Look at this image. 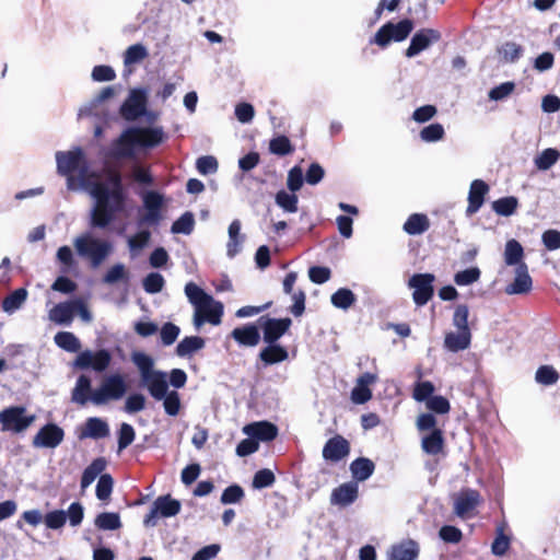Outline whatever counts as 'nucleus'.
<instances>
[{"mask_svg":"<svg viewBox=\"0 0 560 560\" xmlns=\"http://www.w3.org/2000/svg\"><path fill=\"white\" fill-rule=\"evenodd\" d=\"M56 162L58 173L68 176L69 189H74V178L71 174L75 172L80 175L81 184L89 188V194L94 200L89 213V226L92 230H107L127 207L129 194L121 174L112 172L102 180L85 182L90 165L80 147L67 152L58 151Z\"/></svg>","mask_w":560,"mask_h":560,"instance_id":"obj_1","label":"nucleus"},{"mask_svg":"<svg viewBox=\"0 0 560 560\" xmlns=\"http://www.w3.org/2000/svg\"><path fill=\"white\" fill-rule=\"evenodd\" d=\"M77 254L86 259L92 268H97L112 254L113 243L108 240L93 236L86 232L73 242Z\"/></svg>","mask_w":560,"mask_h":560,"instance_id":"obj_2","label":"nucleus"},{"mask_svg":"<svg viewBox=\"0 0 560 560\" xmlns=\"http://www.w3.org/2000/svg\"><path fill=\"white\" fill-rule=\"evenodd\" d=\"M119 113L127 121H136L141 117H147L150 121L153 120L155 114L148 109V90L145 88L131 89L120 105Z\"/></svg>","mask_w":560,"mask_h":560,"instance_id":"obj_3","label":"nucleus"},{"mask_svg":"<svg viewBox=\"0 0 560 560\" xmlns=\"http://www.w3.org/2000/svg\"><path fill=\"white\" fill-rule=\"evenodd\" d=\"M131 361L137 366L140 374V386L145 387L148 392L167 380V373L154 369V359L142 351H133Z\"/></svg>","mask_w":560,"mask_h":560,"instance_id":"obj_4","label":"nucleus"},{"mask_svg":"<svg viewBox=\"0 0 560 560\" xmlns=\"http://www.w3.org/2000/svg\"><path fill=\"white\" fill-rule=\"evenodd\" d=\"M413 27L415 23L411 19H402L397 23L389 21L378 28L370 39V44H376L381 48H386L392 42L400 43L408 38Z\"/></svg>","mask_w":560,"mask_h":560,"instance_id":"obj_5","label":"nucleus"},{"mask_svg":"<svg viewBox=\"0 0 560 560\" xmlns=\"http://www.w3.org/2000/svg\"><path fill=\"white\" fill-rule=\"evenodd\" d=\"M141 127L131 126L125 129L121 135L113 141L109 155L116 160L132 159L140 147Z\"/></svg>","mask_w":560,"mask_h":560,"instance_id":"obj_6","label":"nucleus"},{"mask_svg":"<svg viewBox=\"0 0 560 560\" xmlns=\"http://www.w3.org/2000/svg\"><path fill=\"white\" fill-rule=\"evenodd\" d=\"M127 392L125 378L119 373L107 375L103 378L98 388L93 392V404L105 405L109 400H119Z\"/></svg>","mask_w":560,"mask_h":560,"instance_id":"obj_7","label":"nucleus"},{"mask_svg":"<svg viewBox=\"0 0 560 560\" xmlns=\"http://www.w3.org/2000/svg\"><path fill=\"white\" fill-rule=\"evenodd\" d=\"M144 213L139 218L138 225L156 226L163 219L162 209L165 203L164 195L158 190H147L141 194Z\"/></svg>","mask_w":560,"mask_h":560,"instance_id":"obj_8","label":"nucleus"},{"mask_svg":"<svg viewBox=\"0 0 560 560\" xmlns=\"http://www.w3.org/2000/svg\"><path fill=\"white\" fill-rule=\"evenodd\" d=\"M180 509L179 500L174 499L171 494L160 495L153 501L150 512L144 516L143 525L148 528L154 527L159 517H173L180 512Z\"/></svg>","mask_w":560,"mask_h":560,"instance_id":"obj_9","label":"nucleus"},{"mask_svg":"<svg viewBox=\"0 0 560 560\" xmlns=\"http://www.w3.org/2000/svg\"><path fill=\"white\" fill-rule=\"evenodd\" d=\"M110 362L112 353L109 350L100 349L92 351L86 349L79 352L71 365L77 370H93L97 373H102L108 369Z\"/></svg>","mask_w":560,"mask_h":560,"instance_id":"obj_10","label":"nucleus"},{"mask_svg":"<svg viewBox=\"0 0 560 560\" xmlns=\"http://www.w3.org/2000/svg\"><path fill=\"white\" fill-rule=\"evenodd\" d=\"M35 420V416L26 415L25 407L11 406L0 411V424L3 432L21 433Z\"/></svg>","mask_w":560,"mask_h":560,"instance_id":"obj_11","label":"nucleus"},{"mask_svg":"<svg viewBox=\"0 0 560 560\" xmlns=\"http://www.w3.org/2000/svg\"><path fill=\"white\" fill-rule=\"evenodd\" d=\"M435 276L430 272L415 273L408 280V287L413 289L412 300L418 306H424L434 295Z\"/></svg>","mask_w":560,"mask_h":560,"instance_id":"obj_12","label":"nucleus"},{"mask_svg":"<svg viewBox=\"0 0 560 560\" xmlns=\"http://www.w3.org/2000/svg\"><path fill=\"white\" fill-rule=\"evenodd\" d=\"M257 323L262 331L265 343H279V339L289 331L292 325L290 317L275 318L269 315L260 316Z\"/></svg>","mask_w":560,"mask_h":560,"instance_id":"obj_13","label":"nucleus"},{"mask_svg":"<svg viewBox=\"0 0 560 560\" xmlns=\"http://www.w3.org/2000/svg\"><path fill=\"white\" fill-rule=\"evenodd\" d=\"M148 393L153 399L163 401V408L167 416L176 417L179 413L182 406L179 394L176 390L168 389L167 380Z\"/></svg>","mask_w":560,"mask_h":560,"instance_id":"obj_14","label":"nucleus"},{"mask_svg":"<svg viewBox=\"0 0 560 560\" xmlns=\"http://www.w3.org/2000/svg\"><path fill=\"white\" fill-rule=\"evenodd\" d=\"M441 37V32L434 28H421L417 31L410 39V44L405 51V56L407 58L418 56L431 45L438 43Z\"/></svg>","mask_w":560,"mask_h":560,"instance_id":"obj_15","label":"nucleus"},{"mask_svg":"<svg viewBox=\"0 0 560 560\" xmlns=\"http://www.w3.org/2000/svg\"><path fill=\"white\" fill-rule=\"evenodd\" d=\"M65 439V431L57 423L44 424L33 438V446L40 448H56Z\"/></svg>","mask_w":560,"mask_h":560,"instance_id":"obj_16","label":"nucleus"},{"mask_svg":"<svg viewBox=\"0 0 560 560\" xmlns=\"http://www.w3.org/2000/svg\"><path fill=\"white\" fill-rule=\"evenodd\" d=\"M224 313V306L220 301L212 299V302L201 306L200 311L194 313V326L199 329L205 323L213 326L220 325Z\"/></svg>","mask_w":560,"mask_h":560,"instance_id":"obj_17","label":"nucleus"},{"mask_svg":"<svg viewBox=\"0 0 560 560\" xmlns=\"http://www.w3.org/2000/svg\"><path fill=\"white\" fill-rule=\"evenodd\" d=\"M230 337L240 346V347H256L261 339L259 325L258 323H246L242 326L235 327Z\"/></svg>","mask_w":560,"mask_h":560,"instance_id":"obj_18","label":"nucleus"},{"mask_svg":"<svg viewBox=\"0 0 560 560\" xmlns=\"http://www.w3.org/2000/svg\"><path fill=\"white\" fill-rule=\"evenodd\" d=\"M350 453V443L343 436L337 434L327 440L323 447V457L329 462H340Z\"/></svg>","mask_w":560,"mask_h":560,"instance_id":"obj_19","label":"nucleus"},{"mask_svg":"<svg viewBox=\"0 0 560 560\" xmlns=\"http://www.w3.org/2000/svg\"><path fill=\"white\" fill-rule=\"evenodd\" d=\"M489 191V185L482 179H474L468 192V206L466 215L471 217L477 213L485 202L486 195Z\"/></svg>","mask_w":560,"mask_h":560,"instance_id":"obj_20","label":"nucleus"},{"mask_svg":"<svg viewBox=\"0 0 560 560\" xmlns=\"http://www.w3.org/2000/svg\"><path fill=\"white\" fill-rule=\"evenodd\" d=\"M243 432L248 436L255 438L259 443L273 441L278 435V427L269 421H257L246 424Z\"/></svg>","mask_w":560,"mask_h":560,"instance_id":"obj_21","label":"nucleus"},{"mask_svg":"<svg viewBox=\"0 0 560 560\" xmlns=\"http://www.w3.org/2000/svg\"><path fill=\"white\" fill-rule=\"evenodd\" d=\"M533 288V280L528 272L527 264H521L515 268L514 280L505 287V293L509 295L525 294Z\"/></svg>","mask_w":560,"mask_h":560,"instance_id":"obj_22","label":"nucleus"},{"mask_svg":"<svg viewBox=\"0 0 560 560\" xmlns=\"http://www.w3.org/2000/svg\"><path fill=\"white\" fill-rule=\"evenodd\" d=\"M420 553L419 544L413 539H404L390 547L387 560H417Z\"/></svg>","mask_w":560,"mask_h":560,"instance_id":"obj_23","label":"nucleus"},{"mask_svg":"<svg viewBox=\"0 0 560 560\" xmlns=\"http://www.w3.org/2000/svg\"><path fill=\"white\" fill-rule=\"evenodd\" d=\"M480 503V493L471 488L463 489L454 503V511L457 516H465Z\"/></svg>","mask_w":560,"mask_h":560,"instance_id":"obj_24","label":"nucleus"},{"mask_svg":"<svg viewBox=\"0 0 560 560\" xmlns=\"http://www.w3.org/2000/svg\"><path fill=\"white\" fill-rule=\"evenodd\" d=\"M359 495L357 482L349 481L335 488L330 495V503L342 508L352 504Z\"/></svg>","mask_w":560,"mask_h":560,"instance_id":"obj_25","label":"nucleus"},{"mask_svg":"<svg viewBox=\"0 0 560 560\" xmlns=\"http://www.w3.org/2000/svg\"><path fill=\"white\" fill-rule=\"evenodd\" d=\"M79 300L67 301L56 304L49 311V319L58 325H70L78 310Z\"/></svg>","mask_w":560,"mask_h":560,"instance_id":"obj_26","label":"nucleus"},{"mask_svg":"<svg viewBox=\"0 0 560 560\" xmlns=\"http://www.w3.org/2000/svg\"><path fill=\"white\" fill-rule=\"evenodd\" d=\"M93 392L91 377L81 374L71 392V400L80 406H85L89 401L93 402Z\"/></svg>","mask_w":560,"mask_h":560,"instance_id":"obj_27","label":"nucleus"},{"mask_svg":"<svg viewBox=\"0 0 560 560\" xmlns=\"http://www.w3.org/2000/svg\"><path fill=\"white\" fill-rule=\"evenodd\" d=\"M258 354V359L261 361L262 366L278 364L285 361L289 358V352L285 347L280 343H266Z\"/></svg>","mask_w":560,"mask_h":560,"instance_id":"obj_28","label":"nucleus"},{"mask_svg":"<svg viewBox=\"0 0 560 560\" xmlns=\"http://www.w3.org/2000/svg\"><path fill=\"white\" fill-rule=\"evenodd\" d=\"M109 435V425L108 423L98 417L88 418L85 421L84 428L80 433V439H93L100 440Z\"/></svg>","mask_w":560,"mask_h":560,"instance_id":"obj_29","label":"nucleus"},{"mask_svg":"<svg viewBox=\"0 0 560 560\" xmlns=\"http://www.w3.org/2000/svg\"><path fill=\"white\" fill-rule=\"evenodd\" d=\"M115 89L113 86H105L96 94L86 105L79 109V117L100 116L102 110L100 109L101 104L113 97Z\"/></svg>","mask_w":560,"mask_h":560,"instance_id":"obj_30","label":"nucleus"},{"mask_svg":"<svg viewBox=\"0 0 560 560\" xmlns=\"http://www.w3.org/2000/svg\"><path fill=\"white\" fill-rule=\"evenodd\" d=\"M241 228L242 224L238 219L233 220L229 225V241L226 244V255L229 258H234L242 249L245 235L241 233Z\"/></svg>","mask_w":560,"mask_h":560,"instance_id":"obj_31","label":"nucleus"},{"mask_svg":"<svg viewBox=\"0 0 560 560\" xmlns=\"http://www.w3.org/2000/svg\"><path fill=\"white\" fill-rule=\"evenodd\" d=\"M185 294L195 311H200L201 306L212 302L213 296L208 294L201 287L195 282H188L185 285Z\"/></svg>","mask_w":560,"mask_h":560,"instance_id":"obj_32","label":"nucleus"},{"mask_svg":"<svg viewBox=\"0 0 560 560\" xmlns=\"http://www.w3.org/2000/svg\"><path fill=\"white\" fill-rule=\"evenodd\" d=\"M375 470L373 460L366 457H358L350 464V471L357 481L368 480Z\"/></svg>","mask_w":560,"mask_h":560,"instance_id":"obj_33","label":"nucleus"},{"mask_svg":"<svg viewBox=\"0 0 560 560\" xmlns=\"http://www.w3.org/2000/svg\"><path fill=\"white\" fill-rule=\"evenodd\" d=\"M471 342L470 331L448 332L444 338V347L452 352L463 351L469 348Z\"/></svg>","mask_w":560,"mask_h":560,"instance_id":"obj_34","label":"nucleus"},{"mask_svg":"<svg viewBox=\"0 0 560 560\" xmlns=\"http://www.w3.org/2000/svg\"><path fill=\"white\" fill-rule=\"evenodd\" d=\"M205 345L206 341L202 337L186 336L177 343L175 352L180 358L190 357L201 350Z\"/></svg>","mask_w":560,"mask_h":560,"instance_id":"obj_35","label":"nucleus"},{"mask_svg":"<svg viewBox=\"0 0 560 560\" xmlns=\"http://www.w3.org/2000/svg\"><path fill=\"white\" fill-rule=\"evenodd\" d=\"M106 465L107 462L104 457L93 459L82 472L80 481L81 488L86 489L97 478V476L103 475L102 472L105 470Z\"/></svg>","mask_w":560,"mask_h":560,"instance_id":"obj_36","label":"nucleus"},{"mask_svg":"<svg viewBox=\"0 0 560 560\" xmlns=\"http://www.w3.org/2000/svg\"><path fill=\"white\" fill-rule=\"evenodd\" d=\"M421 446L423 452L429 455H438L443 451L444 436L442 430H434L422 438Z\"/></svg>","mask_w":560,"mask_h":560,"instance_id":"obj_37","label":"nucleus"},{"mask_svg":"<svg viewBox=\"0 0 560 560\" xmlns=\"http://www.w3.org/2000/svg\"><path fill=\"white\" fill-rule=\"evenodd\" d=\"M164 140L163 129L160 127H141L140 147L141 149H153L160 145Z\"/></svg>","mask_w":560,"mask_h":560,"instance_id":"obj_38","label":"nucleus"},{"mask_svg":"<svg viewBox=\"0 0 560 560\" xmlns=\"http://www.w3.org/2000/svg\"><path fill=\"white\" fill-rule=\"evenodd\" d=\"M430 228L429 219L423 213H412L404 223V231L409 235H419Z\"/></svg>","mask_w":560,"mask_h":560,"instance_id":"obj_39","label":"nucleus"},{"mask_svg":"<svg viewBox=\"0 0 560 560\" xmlns=\"http://www.w3.org/2000/svg\"><path fill=\"white\" fill-rule=\"evenodd\" d=\"M28 295L25 288H19L9 293L2 301V310L8 314H13L24 304Z\"/></svg>","mask_w":560,"mask_h":560,"instance_id":"obj_40","label":"nucleus"},{"mask_svg":"<svg viewBox=\"0 0 560 560\" xmlns=\"http://www.w3.org/2000/svg\"><path fill=\"white\" fill-rule=\"evenodd\" d=\"M524 248L521 243L514 238L509 240L504 248V262L508 266L518 267L523 261Z\"/></svg>","mask_w":560,"mask_h":560,"instance_id":"obj_41","label":"nucleus"},{"mask_svg":"<svg viewBox=\"0 0 560 560\" xmlns=\"http://www.w3.org/2000/svg\"><path fill=\"white\" fill-rule=\"evenodd\" d=\"M54 341L57 347L67 352L75 353L81 349L79 338L71 331H58L54 337Z\"/></svg>","mask_w":560,"mask_h":560,"instance_id":"obj_42","label":"nucleus"},{"mask_svg":"<svg viewBox=\"0 0 560 560\" xmlns=\"http://www.w3.org/2000/svg\"><path fill=\"white\" fill-rule=\"evenodd\" d=\"M330 302L336 308L346 311L357 302V296L350 289L339 288L331 294Z\"/></svg>","mask_w":560,"mask_h":560,"instance_id":"obj_43","label":"nucleus"},{"mask_svg":"<svg viewBox=\"0 0 560 560\" xmlns=\"http://www.w3.org/2000/svg\"><path fill=\"white\" fill-rule=\"evenodd\" d=\"M524 52V48L515 42H505L498 48V54L502 61L506 63L516 62Z\"/></svg>","mask_w":560,"mask_h":560,"instance_id":"obj_44","label":"nucleus"},{"mask_svg":"<svg viewBox=\"0 0 560 560\" xmlns=\"http://www.w3.org/2000/svg\"><path fill=\"white\" fill-rule=\"evenodd\" d=\"M94 524L101 530H116L122 526L120 516L116 512L100 513L95 517Z\"/></svg>","mask_w":560,"mask_h":560,"instance_id":"obj_45","label":"nucleus"},{"mask_svg":"<svg viewBox=\"0 0 560 560\" xmlns=\"http://www.w3.org/2000/svg\"><path fill=\"white\" fill-rule=\"evenodd\" d=\"M294 150V145L284 135H278L269 141V152L275 155L285 156L293 153Z\"/></svg>","mask_w":560,"mask_h":560,"instance_id":"obj_46","label":"nucleus"},{"mask_svg":"<svg viewBox=\"0 0 560 560\" xmlns=\"http://www.w3.org/2000/svg\"><path fill=\"white\" fill-rule=\"evenodd\" d=\"M275 202L285 212L295 213L298 211L299 198L295 192L281 189L276 194Z\"/></svg>","mask_w":560,"mask_h":560,"instance_id":"obj_47","label":"nucleus"},{"mask_svg":"<svg viewBox=\"0 0 560 560\" xmlns=\"http://www.w3.org/2000/svg\"><path fill=\"white\" fill-rule=\"evenodd\" d=\"M518 207V199L514 196L499 198L492 202L493 211L502 217L512 215Z\"/></svg>","mask_w":560,"mask_h":560,"instance_id":"obj_48","label":"nucleus"},{"mask_svg":"<svg viewBox=\"0 0 560 560\" xmlns=\"http://www.w3.org/2000/svg\"><path fill=\"white\" fill-rule=\"evenodd\" d=\"M195 217L190 211L184 212L178 219H176L171 228L173 234L189 235L194 231Z\"/></svg>","mask_w":560,"mask_h":560,"instance_id":"obj_49","label":"nucleus"},{"mask_svg":"<svg viewBox=\"0 0 560 560\" xmlns=\"http://www.w3.org/2000/svg\"><path fill=\"white\" fill-rule=\"evenodd\" d=\"M560 159V153L557 149L553 148H547L542 150L536 158H535V165L539 171H547L551 166H553L558 160Z\"/></svg>","mask_w":560,"mask_h":560,"instance_id":"obj_50","label":"nucleus"},{"mask_svg":"<svg viewBox=\"0 0 560 560\" xmlns=\"http://www.w3.org/2000/svg\"><path fill=\"white\" fill-rule=\"evenodd\" d=\"M481 271L477 266L457 271L454 275V282L459 287L470 285L480 279Z\"/></svg>","mask_w":560,"mask_h":560,"instance_id":"obj_51","label":"nucleus"},{"mask_svg":"<svg viewBox=\"0 0 560 560\" xmlns=\"http://www.w3.org/2000/svg\"><path fill=\"white\" fill-rule=\"evenodd\" d=\"M142 285L147 293L156 294L163 290L165 279L160 272H150L143 278Z\"/></svg>","mask_w":560,"mask_h":560,"instance_id":"obj_52","label":"nucleus"},{"mask_svg":"<svg viewBox=\"0 0 560 560\" xmlns=\"http://www.w3.org/2000/svg\"><path fill=\"white\" fill-rule=\"evenodd\" d=\"M147 398L142 393L135 392L128 395L125 400L124 411L133 415L145 408Z\"/></svg>","mask_w":560,"mask_h":560,"instance_id":"obj_53","label":"nucleus"},{"mask_svg":"<svg viewBox=\"0 0 560 560\" xmlns=\"http://www.w3.org/2000/svg\"><path fill=\"white\" fill-rule=\"evenodd\" d=\"M136 438V431L133 427L127 422H122L117 432V445L118 451L121 452L126 450Z\"/></svg>","mask_w":560,"mask_h":560,"instance_id":"obj_54","label":"nucleus"},{"mask_svg":"<svg viewBox=\"0 0 560 560\" xmlns=\"http://www.w3.org/2000/svg\"><path fill=\"white\" fill-rule=\"evenodd\" d=\"M535 380L541 385L550 386L557 383L559 373L551 365H541L536 371Z\"/></svg>","mask_w":560,"mask_h":560,"instance_id":"obj_55","label":"nucleus"},{"mask_svg":"<svg viewBox=\"0 0 560 560\" xmlns=\"http://www.w3.org/2000/svg\"><path fill=\"white\" fill-rule=\"evenodd\" d=\"M444 136L445 130L440 122L430 124L422 128V130L420 131L421 140L428 143L440 141L444 138Z\"/></svg>","mask_w":560,"mask_h":560,"instance_id":"obj_56","label":"nucleus"},{"mask_svg":"<svg viewBox=\"0 0 560 560\" xmlns=\"http://www.w3.org/2000/svg\"><path fill=\"white\" fill-rule=\"evenodd\" d=\"M129 275L124 264H116L112 266L103 277V282L106 284H115L119 281H128Z\"/></svg>","mask_w":560,"mask_h":560,"instance_id":"obj_57","label":"nucleus"},{"mask_svg":"<svg viewBox=\"0 0 560 560\" xmlns=\"http://www.w3.org/2000/svg\"><path fill=\"white\" fill-rule=\"evenodd\" d=\"M148 56V50L142 44H135L127 48L124 55L125 66L139 63Z\"/></svg>","mask_w":560,"mask_h":560,"instance_id":"obj_58","label":"nucleus"},{"mask_svg":"<svg viewBox=\"0 0 560 560\" xmlns=\"http://www.w3.org/2000/svg\"><path fill=\"white\" fill-rule=\"evenodd\" d=\"M244 497V489L240 485L233 483L223 490L220 501L222 504H236L241 502Z\"/></svg>","mask_w":560,"mask_h":560,"instance_id":"obj_59","label":"nucleus"},{"mask_svg":"<svg viewBox=\"0 0 560 560\" xmlns=\"http://www.w3.org/2000/svg\"><path fill=\"white\" fill-rule=\"evenodd\" d=\"M113 487H114L113 477L109 474L101 475L98 478L97 485H96V489H95L96 498L101 501H105V500L109 499V497L113 492Z\"/></svg>","mask_w":560,"mask_h":560,"instance_id":"obj_60","label":"nucleus"},{"mask_svg":"<svg viewBox=\"0 0 560 560\" xmlns=\"http://www.w3.org/2000/svg\"><path fill=\"white\" fill-rule=\"evenodd\" d=\"M510 547V537L503 532V527H497V536L491 545V551L494 556L502 557Z\"/></svg>","mask_w":560,"mask_h":560,"instance_id":"obj_61","label":"nucleus"},{"mask_svg":"<svg viewBox=\"0 0 560 560\" xmlns=\"http://www.w3.org/2000/svg\"><path fill=\"white\" fill-rule=\"evenodd\" d=\"M469 308L466 304H458L453 314V325L459 331H470L468 326Z\"/></svg>","mask_w":560,"mask_h":560,"instance_id":"obj_62","label":"nucleus"},{"mask_svg":"<svg viewBox=\"0 0 560 560\" xmlns=\"http://www.w3.org/2000/svg\"><path fill=\"white\" fill-rule=\"evenodd\" d=\"M304 182H305V177L303 174V170L300 165L293 166L288 172L287 187L290 191H292V192L299 191L302 188Z\"/></svg>","mask_w":560,"mask_h":560,"instance_id":"obj_63","label":"nucleus"},{"mask_svg":"<svg viewBox=\"0 0 560 560\" xmlns=\"http://www.w3.org/2000/svg\"><path fill=\"white\" fill-rule=\"evenodd\" d=\"M44 523L49 529H60L67 523V513L65 510H54L44 516Z\"/></svg>","mask_w":560,"mask_h":560,"instance_id":"obj_64","label":"nucleus"}]
</instances>
